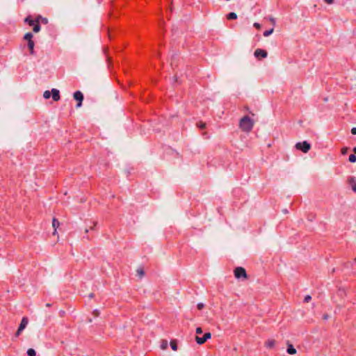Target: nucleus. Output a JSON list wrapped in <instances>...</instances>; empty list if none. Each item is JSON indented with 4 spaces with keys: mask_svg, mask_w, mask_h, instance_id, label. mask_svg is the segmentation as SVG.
<instances>
[{
    "mask_svg": "<svg viewBox=\"0 0 356 356\" xmlns=\"http://www.w3.org/2000/svg\"><path fill=\"white\" fill-rule=\"evenodd\" d=\"M254 122L248 116H244L239 121V127L244 132H250L254 126Z\"/></svg>",
    "mask_w": 356,
    "mask_h": 356,
    "instance_id": "nucleus-1",
    "label": "nucleus"
},
{
    "mask_svg": "<svg viewBox=\"0 0 356 356\" xmlns=\"http://www.w3.org/2000/svg\"><path fill=\"white\" fill-rule=\"evenodd\" d=\"M234 276L238 280H245L247 278V273L243 267H237L234 270Z\"/></svg>",
    "mask_w": 356,
    "mask_h": 356,
    "instance_id": "nucleus-2",
    "label": "nucleus"
},
{
    "mask_svg": "<svg viewBox=\"0 0 356 356\" xmlns=\"http://www.w3.org/2000/svg\"><path fill=\"white\" fill-rule=\"evenodd\" d=\"M296 149L301 150L304 153H307L311 148L310 144L307 141L299 142L296 144Z\"/></svg>",
    "mask_w": 356,
    "mask_h": 356,
    "instance_id": "nucleus-3",
    "label": "nucleus"
},
{
    "mask_svg": "<svg viewBox=\"0 0 356 356\" xmlns=\"http://www.w3.org/2000/svg\"><path fill=\"white\" fill-rule=\"evenodd\" d=\"M211 338V334L210 332H206L202 337L196 336L195 339L198 345H202Z\"/></svg>",
    "mask_w": 356,
    "mask_h": 356,
    "instance_id": "nucleus-4",
    "label": "nucleus"
},
{
    "mask_svg": "<svg viewBox=\"0 0 356 356\" xmlns=\"http://www.w3.org/2000/svg\"><path fill=\"white\" fill-rule=\"evenodd\" d=\"M74 98L79 101V103L76 104V107L79 108L82 105V101L83 99V95L81 92L76 91L74 93Z\"/></svg>",
    "mask_w": 356,
    "mask_h": 356,
    "instance_id": "nucleus-5",
    "label": "nucleus"
},
{
    "mask_svg": "<svg viewBox=\"0 0 356 356\" xmlns=\"http://www.w3.org/2000/svg\"><path fill=\"white\" fill-rule=\"evenodd\" d=\"M27 324H28V319L24 317L22 319L20 325H19L18 330L16 332L17 336H19L20 334L22 331L26 327Z\"/></svg>",
    "mask_w": 356,
    "mask_h": 356,
    "instance_id": "nucleus-6",
    "label": "nucleus"
},
{
    "mask_svg": "<svg viewBox=\"0 0 356 356\" xmlns=\"http://www.w3.org/2000/svg\"><path fill=\"white\" fill-rule=\"evenodd\" d=\"M254 55L257 58H264L267 56V51L261 49H257L255 50Z\"/></svg>",
    "mask_w": 356,
    "mask_h": 356,
    "instance_id": "nucleus-7",
    "label": "nucleus"
},
{
    "mask_svg": "<svg viewBox=\"0 0 356 356\" xmlns=\"http://www.w3.org/2000/svg\"><path fill=\"white\" fill-rule=\"evenodd\" d=\"M51 95L54 101L57 102L60 99V92L58 89L53 88L51 91Z\"/></svg>",
    "mask_w": 356,
    "mask_h": 356,
    "instance_id": "nucleus-8",
    "label": "nucleus"
},
{
    "mask_svg": "<svg viewBox=\"0 0 356 356\" xmlns=\"http://www.w3.org/2000/svg\"><path fill=\"white\" fill-rule=\"evenodd\" d=\"M348 184L350 186L352 190L356 193V178L354 177H350L348 178Z\"/></svg>",
    "mask_w": 356,
    "mask_h": 356,
    "instance_id": "nucleus-9",
    "label": "nucleus"
},
{
    "mask_svg": "<svg viewBox=\"0 0 356 356\" xmlns=\"http://www.w3.org/2000/svg\"><path fill=\"white\" fill-rule=\"evenodd\" d=\"M286 352L289 355H295L297 353L296 349L293 347V346L291 343H289V342L287 343Z\"/></svg>",
    "mask_w": 356,
    "mask_h": 356,
    "instance_id": "nucleus-10",
    "label": "nucleus"
},
{
    "mask_svg": "<svg viewBox=\"0 0 356 356\" xmlns=\"http://www.w3.org/2000/svg\"><path fill=\"white\" fill-rule=\"evenodd\" d=\"M59 225V222L56 218H54L52 220V226L54 228V231L53 232L54 235L57 234V229L58 228Z\"/></svg>",
    "mask_w": 356,
    "mask_h": 356,
    "instance_id": "nucleus-11",
    "label": "nucleus"
},
{
    "mask_svg": "<svg viewBox=\"0 0 356 356\" xmlns=\"http://www.w3.org/2000/svg\"><path fill=\"white\" fill-rule=\"evenodd\" d=\"M265 346L268 348H273L275 346V341L274 339H268L265 343Z\"/></svg>",
    "mask_w": 356,
    "mask_h": 356,
    "instance_id": "nucleus-12",
    "label": "nucleus"
},
{
    "mask_svg": "<svg viewBox=\"0 0 356 356\" xmlns=\"http://www.w3.org/2000/svg\"><path fill=\"white\" fill-rule=\"evenodd\" d=\"M34 46L35 43L33 40L28 42V47L30 49V54L32 55L34 54Z\"/></svg>",
    "mask_w": 356,
    "mask_h": 356,
    "instance_id": "nucleus-13",
    "label": "nucleus"
},
{
    "mask_svg": "<svg viewBox=\"0 0 356 356\" xmlns=\"http://www.w3.org/2000/svg\"><path fill=\"white\" fill-rule=\"evenodd\" d=\"M32 38H33V34L30 32L26 33L24 36V39L27 40V42L32 41L33 40Z\"/></svg>",
    "mask_w": 356,
    "mask_h": 356,
    "instance_id": "nucleus-14",
    "label": "nucleus"
},
{
    "mask_svg": "<svg viewBox=\"0 0 356 356\" xmlns=\"http://www.w3.org/2000/svg\"><path fill=\"white\" fill-rule=\"evenodd\" d=\"M40 25L39 24V23L37 22L34 25H33V31L35 33H38L40 31Z\"/></svg>",
    "mask_w": 356,
    "mask_h": 356,
    "instance_id": "nucleus-15",
    "label": "nucleus"
},
{
    "mask_svg": "<svg viewBox=\"0 0 356 356\" xmlns=\"http://www.w3.org/2000/svg\"><path fill=\"white\" fill-rule=\"evenodd\" d=\"M237 18V15L235 13H230L227 15V19H235Z\"/></svg>",
    "mask_w": 356,
    "mask_h": 356,
    "instance_id": "nucleus-16",
    "label": "nucleus"
},
{
    "mask_svg": "<svg viewBox=\"0 0 356 356\" xmlns=\"http://www.w3.org/2000/svg\"><path fill=\"white\" fill-rule=\"evenodd\" d=\"M273 31H274V29L272 28L269 30H267L266 31L264 32V37H268L270 35H271L273 33Z\"/></svg>",
    "mask_w": 356,
    "mask_h": 356,
    "instance_id": "nucleus-17",
    "label": "nucleus"
},
{
    "mask_svg": "<svg viewBox=\"0 0 356 356\" xmlns=\"http://www.w3.org/2000/svg\"><path fill=\"white\" fill-rule=\"evenodd\" d=\"M51 97V92L49 90H46L43 93V97L46 99H49Z\"/></svg>",
    "mask_w": 356,
    "mask_h": 356,
    "instance_id": "nucleus-18",
    "label": "nucleus"
},
{
    "mask_svg": "<svg viewBox=\"0 0 356 356\" xmlns=\"http://www.w3.org/2000/svg\"><path fill=\"white\" fill-rule=\"evenodd\" d=\"M25 22H28L30 26H33L36 23L33 19H30L29 17H26L25 19Z\"/></svg>",
    "mask_w": 356,
    "mask_h": 356,
    "instance_id": "nucleus-19",
    "label": "nucleus"
},
{
    "mask_svg": "<svg viewBox=\"0 0 356 356\" xmlns=\"http://www.w3.org/2000/svg\"><path fill=\"white\" fill-rule=\"evenodd\" d=\"M348 160L351 163H355L356 162V156L355 154H350L349 156V158H348Z\"/></svg>",
    "mask_w": 356,
    "mask_h": 356,
    "instance_id": "nucleus-20",
    "label": "nucleus"
},
{
    "mask_svg": "<svg viewBox=\"0 0 356 356\" xmlns=\"http://www.w3.org/2000/svg\"><path fill=\"white\" fill-rule=\"evenodd\" d=\"M170 346H171V348L173 350H177V343L175 341H171L170 342Z\"/></svg>",
    "mask_w": 356,
    "mask_h": 356,
    "instance_id": "nucleus-21",
    "label": "nucleus"
},
{
    "mask_svg": "<svg viewBox=\"0 0 356 356\" xmlns=\"http://www.w3.org/2000/svg\"><path fill=\"white\" fill-rule=\"evenodd\" d=\"M204 303H202V302H199V303H197V309H200H200H203V308H204Z\"/></svg>",
    "mask_w": 356,
    "mask_h": 356,
    "instance_id": "nucleus-22",
    "label": "nucleus"
},
{
    "mask_svg": "<svg viewBox=\"0 0 356 356\" xmlns=\"http://www.w3.org/2000/svg\"><path fill=\"white\" fill-rule=\"evenodd\" d=\"M311 299H312L311 296H309V295H307V296L305 297L304 300H305V302H308L309 300H311Z\"/></svg>",
    "mask_w": 356,
    "mask_h": 356,
    "instance_id": "nucleus-23",
    "label": "nucleus"
},
{
    "mask_svg": "<svg viewBox=\"0 0 356 356\" xmlns=\"http://www.w3.org/2000/svg\"><path fill=\"white\" fill-rule=\"evenodd\" d=\"M195 332L197 334H200L202 333V330L201 327H198L196 328Z\"/></svg>",
    "mask_w": 356,
    "mask_h": 356,
    "instance_id": "nucleus-24",
    "label": "nucleus"
},
{
    "mask_svg": "<svg viewBox=\"0 0 356 356\" xmlns=\"http://www.w3.org/2000/svg\"><path fill=\"white\" fill-rule=\"evenodd\" d=\"M269 21L273 24L275 25V19L273 17H269L268 18Z\"/></svg>",
    "mask_w": 356,
    "mask_h": 356,
    "instance_id": "nucleus-25",
    "label": "nucleus"
},
{
    "mask_svg": "<svg viewBox=\"0 0 356 356\" xmlns=\"http://www.w3.org/2000/svg\"><path fill=\"white\" fill-rule=\"evenodd\" d=\"M253 26L257 29H259L261 28V25L258 22H254Z\"/></svg>",
    "mask_w": 356,
    "mask_h": 356,
    "instance_id": "nucleus-26",
    "label": "nucleus"
},
{
    "mask_svg": "<svg viewBox=\"0 0 356 356\" xmlns=\"http://www.w3.org/2000/svg\"><path fill=\"white\" fill-rule=\"evenodd\" d=\"M167 346H168V343L165 341V343H163L161 345V348L164 350V349H165L167 348Z\"/></svg>",
    "mask_w": 356,
    "mask_h": 356,
    "instance_id": "nucleus-27",
    "label": "nucleus"
},
{
    "mask_svg": "<svg viewBox=\"0 0 356 356\" xmlns=\"http://www.w3.org/2000/svg\"><path fill=\"white\" fill-rule=\"evenodd\" d=\"M338 293H339V295L341 296H343L345 294V291H343V290H339L338 291Z\"/></svg>",
    "mask_w": 356,
    "mask_h": 356,
    "instance_id": "nucleus-28",
    "label": "nucleus"
},
{
    "mask_svg": "<svg viewBox=\"0 0 356 356\" xmlns=\"http://www.w3.org/2000/svg\"><path fill=\"white\" fill-rule=\"evenodd\" d=\"M351 133H352V134H353V135H356V127H353V128H352V129H351Z\"/></svg>",
    "mask_w": 356,
    "mask_h": 356,
    "instance_id": "nucleus-29",
    "label": "nucleus"
},
{
    "mask_svg": "<svg viewBox=\"0 0 356 356\" xmlns=\"http://www.w3.org/2000/svg\"><path fill=\"white\" fill-rule=\"evenodd\" d=\"M198 126L200 129H204L205 127V124L204 123H200Z\"/></svg>",
    "mask_w": 356,
    "mask_h": 356,
    "instance_id": "nucleus-30",
    "label": "nucleus"
},
{
    "mask_svg": "<svg viewBox=\"0 0 356 356\" xmlns=\"http://www.w3.org/2000/svg\"><path fill=\"white\" fill-rule=\"evenodd\" d=\"M329 315L328 314H324L323 316V318L324 320H327L329 318Z\"/></svg>",
    "mask_w": 356,
    "mask_h": 356,
    "instance_id": "nucleus-31",
    "label": "nucleus"
},
{
    "mask_svg": "<svg viewBox=\"0 0 356 356\" xmlns=\"http://www.w3.org/2000/svg\"><path fill=\"white\" fill-rule=\"evenodd\" d=\"M325 1H326L327 3L330 4V3H332L333 2V0H325Z\"/></svg>",
    "mask_w": 356,
    "mask_h": 356,
    "instance_id": "nucleus-32",
    "label": "nucleus"
},
{
    "mask_svg": "<svg viewBox=\"0 0 356 356\" xmlns=\"http://www.w3.org/2000/svg\"><path fill=\"white\" fill-rule=\"evenodd\" d=\"M138 273H139L140 275H143V271L142 270H138Z\"/></svg>",
    "mask_w": 356,
    "mask_h": 356,
    "instance_id": "nucleus-33",
    "label": "nucleus"
},
{
    "mask_svg": "<svg viewBox=\"0 0 356 356\" xmlns=\"http://www.w3.org/2000/svg\"><path fill=\"white\" fill-rule=\"evenodd\" d=\"M332 300H333L334 302H337V300L335 299L334 297H332Z\"/></svg>",
    "mask_w": 356,
    "mask_h": 356,
    "instance_id": "nucleus-34",
    "label": "nucleus"
},
{
    "mask_svg": "<svg viewBox=\"0 0 356 356\" xmlns=\"http://www.w3.org/2000/svg\"><path fill=\"white\" fill-rule=\"evenodd\" d=\"M346 152V149H342V153L343 154H345Z\"/></svg>",
    "mask_w": 356,
    "mask_h": 356,
    "instance_id": "nucleus-35",
    "label": "nucleus"
},
{
    "mask_svg": "<svg viewBox=\"0 0 356 356\" xmlns=\"http://www.w3.org/2000/svg\"><path fill=\"white\" fill-rule=\"evenodd\" d=\"M353 152L356 154V147L353 148Z\"/></svg>",
    "mask_w": 356,
    "mask_h": 356,
    "instance_id": "nucleus-36",
    "label": "nucleus"
},
{
    "mask_svg": "<svg viewBox=\"0 0 356 356\" xmlns=\"http://www.w3.org/2000/svg\"><path fill=\"white\" fill-rule=\"evenodd\" d=\"M341 307H341V305H338V306H337V308H338L339 309H340Z\"/></svg>",
    "mask_w": 356,
    "mask_h": 356,
    "instance_id": "nucleus-37",
    "label": "nucleus"
},
{
    "mask_svg": "<svg viewBox=\"0 0 356 356\" xmlns=\"http://www.w3.org/2000/svg\"><path fill=\"white\" fill-rule=\"evenodd\" d=\"M85 232H86V233H88V229H86Z\"/></svg>",
    "mask_w": 356,
    "mask_h": 356,
    "instance_id": "nucleus-38",
    "label": "nucleus"
},
{
    "mask_svg": "<svg viewBox=\"0 0 356 356\" xmlns=\"http://www.w3.org/2000/svg\"><path fill=\"white\" fill-rule=\"evenodd\" d=\"M47 307H50V304H47Z\"/></svg>",
    "mask_w": 356,
    "mask_h": 356,
    "instance_id": "nucleus-39",
    "label": "nucleus"
},
{
    "mask_svg": "<svg viewBox=\"0 0 356 356\" xmlns=\"http://www.w3.org/2000/svg\"><path fill=\"white\" fill-rule=\"evenodd\" d=\"M93 296V294H90V297L92 298Z\"/></svg>",
    "mask_w": 356,
    "mask_h": 356,
    "instance_id": "nucleus-40",
    "label": "nucleus"
}]
</instances>
